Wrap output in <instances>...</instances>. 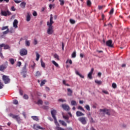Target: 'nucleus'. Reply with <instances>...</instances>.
I'll use <instances>...</instances> for the list:
<instances>
[{
  "label": "nucleus",
  "mask_w": 130,
  "mask_h": 130,
  "mask_svg": "<svg viewBox=\"0 0 130 130\" xmlns=\"http://www.w3.org/2000/svg\"><path fill=\"white\" fill-rule=\"evenodd\" d=\"M54 22H53V16L52 14L50 15V22L48 21L47 22V25L48 26V28L47 31V34L49 35H51L52 33H53V26H52V24H53Z\"/></svg>",
  "instance_id": "f257e3e1"
},
{
  "label": "nucleus",
  "mask_w": 130,
  "mask_h": 130,
  "mask_svg": "<svg viewBox=\"0 0 130 130\" xmlns=\"http://www.w3.org/2000/svg\"><path fill=\"white\" fill-rule=\"evenodd\" d=\"M8 115L10 117H12L13 119H15L16 121H17L18 123H21V122L22 121V119H21L18 115H17L13 114L12 113H10Z\"/></svg>",
  "instance_id": "f03ea898"
},
{
  "label": "nucleus",
  "mask_w": 130,
  "mask_h": 130,
  "mask_svg": "<svg viewBox=\"0 0 130 130\" xmlns=\"http://www.w3.org/2000/svg\"><path fill=\"white\" fill-rule=\"evenodd\" d=\"M53 118L54 120V122H55V124L56 125V127H55V129H56V130H63V128L60 127L59 123H58V122H57V119H56V117H55Z\"/></svg>",
  "instance_id": "7ed1b4c3"
},
{
  "label": "nucleus",
  "mask_w": 130,
  "mask_h": 130,
  "mask_svg": "<svg viewBox=\"0 0 130 130\" xmlns=\"http://www.w3.org/2000/svg\"><path fill=\"white\" fill-rule=\"evenodd\" d=\"M20 54L21 56H24V55H27L28 54V51L27 49L23 48L20 50Z\"/></svg>",
  "instance_id": "20e7f679"
},
{
  "label": "nucleus",
  "mask_w": 130,
  "mask_h": 130,
  "mask_svg": "<svg viewBox=\"0 0 130 130\" xmlns=\"http://www.w3.org/2000/svg\"><path fill=\"white\" fill-rule=\"evenodd\" d=\"M79 121H80L83 124H87V118L85 117H81L78 119Z\"/></svg>",
  "instance_id": "39448f33"
},
{
  "label": "nucleus",
  "mask_w": 130,
  "mask_h": 130,
  "mask_svg": "<svg viewBox=\"0 0 130 130\" xmlns=\"http://www.w3.org/2000/svg\"><path fill=\"white\" fill-rule=\"evenodd\" d=\"M3 79L5 84H9V83H10V78H9V76L3 75Z\"/></svg>",
  "instance_id": "423d86ee"
},
{
  "label": "nucleus",
  "mask_w": 130,
  "mask_h": 130,
  "mask_svg": "<svg viewBox=\"0 0 130 130\" xmlns=\"http://www.w3.org/2000/svg\"><path fill=\"white\" fill-rule=\"evenodd\" d=\"M2 47H4V49H10L11 47L9 45H6L5 44H0V50L2 51L3 48Z\"/></svg>",
  "instance_id": "0eeeda50"
},
{
  "label": "nucleus",
  "mask_w": 130,
  "mask_h": 130,
  "mask_svg": "<svg viewBox=\"0 0 130 130\" xmlns=\"http://www.w3.org/2000/svg\"><path fill=\"white\" fill-rule=\"evenodd\" d=\"M11 14V13L9 11H7V12L4 11H1L2 16H5V17H7V16H8H8H10Z\"/></svg>",
  "instance_id": "6e6552de"
},
{
  "label": "nucleus",
  "mask_w": 130,
  "mask_h": 130,
  "mask_svg": "<svg viewBox=\"0 0 130 130\" xmlns=\"http://www.w3.org/2000/svg\"><path fill=\"white\" fill-rule=\"evenodd\" d=\"M100 112H106L107 115H110V111L107 109H100Z\"/></svg>",
  "instance_id": "1a4fd4ad"
},
{
  "label": "nucleus",
  "mask_w": 130,
  "mask_h": 130,
  "mask_svg": "<svg viewBox=\"0 0 130 130\" xmlns=\"http://www.w3.org/2000/svg\"><path fill=\"white\" fill-rule=\"evenodd\" d=\"M61 107L63 109H64V110H66V111H69L70 110V106L67 104H62Z\"/></svg>",
  "instance_id": "9d476101"
},
{
  "label": "nucleus",
  "mask_w": 130,
  "mask_h": 130,
  "mask_svg": "<svg viewBox=\"0 0 130 130\" xmlns=\"http://www.w3.org/2000/svg\"><path fill=\"white\" fill-rule=\"evenodd\" d=\"M106 45L109 47H113V45L112 44V40H110L106 42Z\"/></svg>",
  "instance_id": "9b49d317"
},
{
  "label": "nucleus",
  "mask_w": 130,
  "mask_h": 130,
  "mask_svg": "<svg viewBox=\"0 0 130 130\" xmlns=\"http://www.w3.org/2000/svg\"><path fill=\"white\" fill-rule=\"evenodd\" d=\"M56 113H57V111L56 110L52 109L51 110L52 117H56L55 115H56Z\"/></svg>",
  "instance_id": "f8f14e48"
},
{
  "label": "nucleus",
  "mask_w": 130,
  "mask_h": 130,
  "mask_svg": "<svg viewBox=\"0 0 130 130\" xmlns=\"http://www.w3.org/2000/svg\"><path fill=\"white\" fill-rule=\"evenodd\" d=\"M5 64L6 66L1 65L0 71H4L5 69H7V66H8V61H5Z\"/></svg>",
  "instance_id": "ddd939ff"
},
{
  "label": "nucleus",
  "mask_w": 130,
  "mask_h": 130,
  "mask_svg": "<svg viewBox=\"0 0 130 130\" xmlns=\"http://www.w3.org/2000/svg\"><path fill=\"white\" fill-rule=\"evenodd\" d=\"M63 117V118L64 119H66V122H67V123H71V120H70V117L68 115H63L62 116Z\"/></svg>",
  "instance_id": "4468645a"
},
{
  "label": "nucleus",
  "mask_w": 130,
  "mask_h": 130,
  "mask_svg": "<svg viewBox=\"0 0 130 130\" xmlns=\"http://www.w3.org/2000/svg\"><path fill=\"white\" fill-rule=\"evenodd\" d=\"M94 73V68H91V71L88 74V78L91 80L92 79V74Z\"/></svg>",
  "instance_id": "2eb2a0df"
},
{
  "label": "nucleus",
  "mask_w": 130,
  "mask_h": 130,
  "mask_svg": "<svg viewBox=\"0 0 130 130\" xmlns=\"http://www.w3.org/2000/svg\"><path fill=\"white\" fill-rule=\"evenodd\" d=\"M60 124H61V125H62V126H65V127H67L68 126V124H67V123L62 120H58Z\"/></svg>",
  "instance_id": "dca6fc26"
},
{
  "label": "nucleus",
  "mask_w": 130,
  "mask_h": 130,
  "mask_svg": "<svg viewBox=\"0 0 130 130\" xmlns=\"http://www.w3.org/2000/svg\"><path fill=\"white\" fill-rule=\"evenodd\" d=\"M31 20V14L30 13H27L26 14V21L30 22Z\"/></svg>",
  "instance_id": "f3484780"
},
{
  "label": "nucleus",
  "mask_w": 130,
  "mask_h": 130,
  "mask_svg": "<svg viewBox=\"0 0 130 130\" xmlns=\"http://www.w3.org/2000/svg\"><path fill=\"white\" fill-rule=\"evenodd\" d=\"M84 115H85V114L82 113L81 112H80L79 111L76 112V116L78 117L84 116Z\"/></svg>",
  "instance_id": "a211bd4d"
},
{
  "label": "nucleus",
  "mask_w": 130,
  "mask_h": 130,
  "mask_svg": "<svg viewBox=\"0 0 130 130\" xmlns=\"http://www.w3.org/2000/svg\"><path fill=\"white\" fill-rule=\"evenodd\" d=\"M18 20L17 19L14 20L13 22V27L14 28H18Z\"/></svg>",
  "instance_id": "6ab92c4d"
},
{
  "label": "nucleus",
  "mask_w": 130,
  "mask_h": 130,
  "mask_svg": "<svg viewBox=\"0 0 130 130\" xmlns=\"http://www.w3.org/2000/svg\"><path fill=\"white\" fill-rule=\"evenodd\" d=\"M67 91L68 93H67L68 96H72L73 95V90L70 88H68Z\"/></svg>",
  "instance_id": "aec40b11"
},
{
  "label": "nucleus",
  "mask_w": 130,
  "mask_h": 130,
  "mask_svg": "<svg viewBox=\"0 0 130 130\" xmlns=\"http://www.w3.org/2000/svg\"><path fill=\"white\" fill-rule=\"evenodd\" d=\"M75 74H76L77 76H79V77H80V78H82V79H84V78H85L84 76L80 74V73H79V71H78L77 70H75Z\"/></svg>",
  "instance_id": "412c9836"
},
{
  "label": "nucleus",
  "mask_w": 130,
  "mask_h": 130,
  "mask_svg": "<svg viewBox=\"0 0 130 130\" xmlns=\"http://www.w3.org/2000/svg\"><path fill=\"white\" fill-rule=\"evenodd\" d=\"M36 54L37 57L36 60H37V61H38L39 60V58H40V55L37 52H36Z\"/></svg>",
  "instance_id": "4be33fe9"
},
{
  "label": "nucleus",
  "mask_w": 130,
  "mask_h": 130,
  "mask_svg": "<svg viewBox=\"0 0 130 130\" xmlns=\"http://www.w3.org/2000/svg\"><path fill=\"white\" fill-rule=\"evenodd\" d=\"M21 74H27V71L26 70V66H25L23 67V69Z\"/></svg>",
  "instance_id": "5701e85b"
},
{
  "label": "nucleus",
  "mask_w": 130,
  "mask_h": 130,
  "mask_svg": "<svg viewBox=\"0 0 130 130\" xmlns=\"http://www.w3.org/2000/svg\"><path fill=\"white\" fill-rule=\"evenodd\" d=\"M31 118H32V119L34 120H36V121H38L39 120V119L38 118V117H37L36 116H31Z\"/></svg>",
  "instance_id": "b1692460"
},
{
  "label": "nucleus",
  "mask_w": 130,
  "mask_h": 130,
  "mask_svg": "<svg viewBox=\"0 0 130 130\" xmlns=\"http://www.w3.org/2000/svg\"><path fill=\"white\" fill-rule=\"evenodd\" d=\"M77 56V52L76 51H74L72 54V57L73 58H75Z\"/></svg>",
  "instance_id": "393cba45"
},
{
  "label": "nucleus",
  "mask_w": 130,
  "mask_h": 130,
  "mask_svg": "<svg viewBox=\"0 0 130 130\" xmlns=\"http://www.w3.org/2000/svg\"><path fill=\"white\" fill-rule=\"evenodd\" d=\"M47 82L46 80H44L41 81V84H40V86L41 87H42V86H43V85H45V83Z\"/></svg>",
  "instance_id": "a878e982"
},
{
  "label": "nucleus",
  "mask_w": 130,
  "mask_h": 130,
  "mask_svg": "<svg viewBox=\"0 0 130 130\" xmlns=\"http://www.w3.org/2000/svg\"><path fill=\"white\" fill-rule=\"evenodd\" d=\"M9 61H10V63H11V64H12V65L15 64V59H14L13 58H10Z\"/></svg>",
  "instance_id": "bb28decb"
},
{
  "label": "nucleus",
  "mask_w": 130,
  "mask_h": 130,
  "mask_svg": "<svg viewBox=\"0 0 130 130\" xmlns=\"http://www.w3.org/2000/svg\"><path fill=\"white\" fill-rule=\"evenodd\" d=\"M53 57H54V58H56L57 60H59V56H58L57 54H54Z\"/></svg>",
  "instance_id": "cd10ccee"
},
{
  "label": "nucleus",
  "mask_w": 130,
  "mask_h": 130,
  "mask_svg": "<svg viewBox=\"0 0 130 130\" xmlns=\"http://www.w3.org/2000/svg\"><path fill=\"white\" fill-rule=\"evenodd\" d=\"M21 8H25L26 7V2H22L20 4Z\"/></svg>",
  "instance_id": "c85d7f7f"
},
{
  "label": "nucleus",
  "mask_w": 130,
  "mask_h": 130,
  "mask_svg": "<svg viewBox=\"0 0 130 130\" xmlns=\"http://www.w3.org/2000/svg\"><path fill=\"white\" fill-rule=\"evenodd\" d=\"M52 64H54L55 67H56V68H58V67H59L58 64L57 63H56V62H55V61L52 60Z\"/></svg>",
  "instance_id": "c756f323"
},
{
  "label": "nucleus",
  "mask_w": 130,
  "mask_h": 130,
  "mask_svg": "<svg viewBox=\"0 0 130 130\" xmlns=\"http://www.w3.org/2000/svg\"><path fill=\"white\" fill-rule=\"evenodd\" d=\"M95 83H96V84H98V85L102 84V81H101V80H95Z\"/></svg>",
  "instance_id": "7c9ffc66"
},
{
  "label": "nucleus",
  "mask_w": 130,
  "mask_h": 130,
  "mask_svg": "<svg viewBox=\"0 0 130 130\" xmlns=\"http://www.w3.org/2000/svg\"><path fill=\"white\" fill-rule=\"evenodd\" d=\"M78 109H79L80 110H81V111H83V112H85V109H84V108L82 107L81 106H78Z\"/></svg>",
  "instance_id": "2f4dec72"
},
{
  "label": "nucleus",
  "mask_w": 130,
  "mask_h": 130,
  "mask_svg": "<svg viewBox=\"0 0 130 130\" xmlns=\"http://www.w3.org/2000/svg\"><path fill=\"white\" fill-rule=\"evenodd\" d=\"M25 46H30V41L26 40L25 41Z\"/></svg>",
  "instance_id": "473e14b6"
},
{
  "label": "nucleus",
  "mask_w": 130,
  "mask_h": 130,
  "mask_svg": "<svg viewBox=\"0 0 130 130\" xmlns=\"http://www.w3.org/2000/svg\"><path fill=\"white\" fill-rule=\"evenodd\" d=\"M84 107L86 109V110H87L88 111H90V106H89L88 105H86Z\"/></svg>",
  "instance_id": "72a5a7b5"
},
{
  "label": "nucleus",
  "mask_w": 130,
  "mask_h": 130,
  "mask_svg": "<svg viewBox=\"0 0 130 130\" xmlns=\"http://www.w3.org/2000/svg\"><path fill=\"white\" fill-rule=\"evenodd\" d=\"M89 121L90 123H95V120H94L93 117H90V118L89 119Z\"/></svg>",
  "instance_id": "f704fd0d"
},
{
  "label": "nucleus",
  "mask_w": 130,
  "mask_h": 130,
  "mask_svg": "<svg viewBox=\"0 0 130 130\" xmlns=\"http://www.w3.org/2000/svg\"><path fill=\"white\" fill-rule=\"evenodd\" d=\"M40 76H41V73L39 71H37L36 73V77H40Z\"/></svg>",
  "instance_id": "c9c22d12"
},
{
  "label": "nucleus",
  "mask_w": 130,
  "mask_h": 130,
  "mask_svg": "<svg viewBox=\"0 0 130 130\" xmlns=\"http://www.w3.org/2000/svg\"><path fill=\"white\" fill-rule=\"evenodd\" d=\"M71 105H73V106L77 105V102H76V101H72Z\"/></svg>",
  "instance_id": "e433bc0d"
},
{
  "label": "nucleus",
  "mask_w": 130,
  "mask_h": 130,
  "mask_svg": "<svg viewBox=\"0 0 130 130\" xmlns=\"http://www.w3.org/2000/svg\"><path fill=\"white\" fill-rule=\"evenodd\" d=\"M41 63L42 68H45V63L43 62V60H42V59L41 60Z\"/></svg>",
  "instance_id": "4c0bfd02"
},
{
  "label": "nucleus",
  "mask_w": 130,
  "mask_h": 130,
  "mask_svg": "<svg viewBox=\"0 0 130 130\" xmlns=\"http://www.w3.org/2000/svg\"><path fill=\"white\" fill-rule=\"evenodd\" d=\"M42 108H43V109H45V110H47L49 109V107L48 106H43Z\"/></svg>",
  "instance_id": "58836bf2"
},
{
  "label": "nucleus",
  "mask_w": 130,
  "mask_h": 130,
  "mask_svg": "<svg viewBox=\"0 0 130 130\" xmlns=\"http://www.w3.org/2000/svg\"><path fill=\"white\" fill-rule=\"evenodd\" d=\"M9 32H10V29L9 28H8L6 31H3V33L4 35H6L8 34L9 33Z\"/></svg>",
  "instance_id": "ea45409f"
},
{
  "label": "nucleus",
  "mask_w": 130,
  "mask_h": 130,
  "mask_svg": "<svg viewBox=\"0 0 130 130\" xmlns=\"http://www.w3.org/2000/svg\"><path fill=\"white\" fill-rule=\"evenodd\" d=\"M38 104L39 105V104H40L41 105H42V104H43V101H42V100H39L38 101Z\"/></svg>",
  "instance_id": "a19ab883"
},
{
  "label": "nucleus",
  "mask_w": 130,
  "mask_h": 130,
  "mask_svg": "<svg viewBox=\"0 0 130 130\" xmlns=\"http://www.w3.org/2000/svg\"><path fill=\"white\" fill-rule=\"evenodd\" d=\"M59 2H60V5L61 6H63L64 5V1L63 0H59Z\"/></svg>",
  "instance_id": "79ce46f5"
},
{
  "label": "nucleus",
  "mask_w": 130,
  "mask_h": 130,
  "mask_svg": "<svg viewBox=\"0 0 130 130\" xmlns=\"http://www.w3.org/2000/svg\"><path fill=\"white\" fill-rule=\"evenodd\" d=\"M112 88H113L114 89H116L117 86L116 85V83H112Z\"/></svg>",
  "instance_id": "37998d69"
},
{
  "label": "nucleus",
  "mask_w": 130,
  "mask_h": 130,
  "mask_svg": "<svg viewBox=\"0 0 130 130\" xmlns=\"http://www.w3.org/2000/svg\"><path fill=\"white\" fill-rule=\"evenodd\" d=\"M91 4H92V3H91V1L90 0H88L87 2V5L88 7H90Z\"/></svg>",
  "instance_id": "c03bdc74"
},
{
  "label": "nucleus",
  "mask_w": 130,
  "mask_h": 130,
  "mask_svg": "<svg viewBox=\"0 0 130 130\" xmlns=\"http://www.w3.org/2000/svg\"><path fill=\"white\" fill-rule=\"evenodd\" d=\"M70 22L71 24H75L76 23V21H75L74 20H73L72 19H70Z\"/></svg>",
  "instance_id": "a18cd8bd"
},
{
  "label": "nucleus",
  "mask_w": 130,
  "mask_h": 130,
  "mask_svg": "<svg viewBox=\"0 0 130 130\" xmlns=\"http://www.w3.org/2000/svg\"><path fill=\"white\" fill-rule=\"evenodd\" d=\"M13 103L15 105H18L19 104V102H18V100H15L13 101Z\"/></svg>",
  "instance_id": "49530a36"
},
{
  "label": "nucleus",
  "mask_w": 130,
  "mask_h": 130,
  "mask_svg": "<svg viewBox=\"0 0 130 130\" xmlns=\"http://www.w3.org/2000/svg\"><path fill=\"white\" fill-rule=\"evenodd\" d=\"M23 98L24 99H26V100L29 99V96H28V95L27 94H24L23 95Z\"/></svg>",
  "instance_id": "de8ad7c7"
},
{
  "label": "nucleus",
  "mask_w": 130,
  "mask_h": 130,
  "mask_svg": "<svg viewBox=\"0 0 130 130\" xmlns=\"http://www.w3.org/2000/svg\"><path fill=\"white\" fill-rule=\"evenodd\" d=\"M50 9L51 10V9H52V8H54V4H50L49 6Z\"/></svg>",
  "instance_id": "09e8293b"
},
{
  "label": "nucleus",
  "mask_w": 130,
  "mask_h": 130,
  "mask_svg": "<svg viewBox=\"0 0 130 130\" xmlns=\"http://www.w3.org/2000/svg\"><path fill=\"white\" fill-rule=\"evenodd\" d=\"M6 29H9V26H3L2 28V30H6Z\"/></svg>",
  "instance_id": "8fccbe9b"
},
{
  "label": "nucleus",
  "mask_w": 130,
  "mask_h": 130,
  "mask_svg": "<svg viewBox=\"0 0 130 130\" xmlns=\"http://www.w3.org/2000/svg\"><path fill=\"white\" fill-rule=\"evenodd\" d=\"M114 12V9L113 8H112L110 11V15H112V14H113V12Z\"/></svg>",
  "instance_id": "3c124183"
},
{
  "label": "nucleus",
  "mask_w": 130,
  "mask_h": 130,
  "mask_svg": "<svg viewBox=\"0 0 130 130\" xmlns=\"http://www.w3.org/2000/svg\"><path fill=\"white\" fill-rule=\"evenodd\" d=\"M4 87V84L2 83V82L0 80V89H3Z\"/></svg>",
  "instance_id": "603ef678"
},
{
  "label": "nucleus",
  "mask_w": 130,
  "mask_h": 130,
  "mask_svg": "<svg viewBox=\"0 0 130 130\" xmlns=\"http://www.w3.org/2000/svg\"><path fill=\"white\" fill-rule=\"evenodd\" d=\"M22 65V62H21V61H18L17 62V66L18 67H21V66Z\"/></svg>",
  "instance_id": "864d4df0"
},
{
  "label": "nucleus",
  "mask_w": 130,
  "mask_h": 130,
  "mask_svg": "<svg viewBox=\"0 0 130 130\" xmlns=\"http://www.w3.org/2000/svg\"><path fill=\"white\" fill-rule=\"evenodd\" d=\"M32 15L34 17H36L37 16V12H36V11H34Z\"/></svg>",
  "instance_id": "5fc2aeb1"
},
{
  "label": "nucleus",
  "mask_w": 130,
  "mask_h": 130,
  "mask_svg": "<svg viewBox=\"0 0 130 130\" xmlns=\"http://www.w3.org/2000/svg\"><path fill=\"white\" fill-rule=\"evenodd\" d=\"M102 92H103V93H104V94H109V93L108 92V91H106V90H103Z\"/></svg>",
  "instance_id": "6e6d98bb"
},
{
  "label": "nucleus",
  "mask_w": 130,
  "mask_h": 130,
  "mask_svg": "<svg viewBox=\"0 0 130 130\" xmlns=\"http://www.w3.org/2000/svg\"><path fill=\"white\" fill-rule=\"evenodd\" d=\"M11 11H13V12H15V11H16V9H15V7L12 6L11 7Z\"/></svg>",
  "instance_id": "4d7b16f0"
},
{
  "label": "nucleus",
  "mask_w": 130,
  "mask_h": 130,
  "mask_svg": "<svg viewBox=\"0 0 130 130\" xmlns=\"http://www.w3.org/2000/svg\"><path fill=\"white\" fill-rule=\"evenodd\" d=\"M58 101H60V102H66L67 101H66V100L59 99Z\"/></svg>",
  "instance_id": "13d9d810"
},
{
  "label": "nucleus",
  "mask_w": 130,
  "mask_h": 130,
  "mask_svg": "<svg viewBox=\"0 0 130 130\" xmlns=\"http://www.w3.org/2000/svg\"><path fill=\"white\" fill-rule=\"evenodd\" d=\"M102 75V73H101V72H99L98 73V77H100V78H101Z\"/></svg>",
  "instance_id": "bf43d9fd"
},
{
  "label": "nucleus",
  "mask_w": 130,
  "mask_h": 130,
  "mask_svg": "<svg viewBox=\"0 0 130 130\" xmlns=\"http://www.w3.org/2000/svg\"><path fill=\"white\" fill-rule=\"evenodd\" d=\"M61 45H62V50H64V44H63V43H61Z\"/></svg>",
  "instance_id": "052dcab7"
},
{
  "label": "nucleus",
  "mask_w": 130,
  "mask_h": 130,
  "mask_svg": "<svg viewBox=\"0 0 130 130\" xmlns=\"http://www.w3.org/2000/svg\"><path fill=\"white\" fill-rule=\"evenodd\" d=\"M15 3H16V4H20L21 3L20 1H18V0H15L14 1Z\"/></svg>",
  "instance_id": "680f3d73"
},
{
  "label": "nucleus",
  "mask_w": 130,
  "mask_h": 130,
  "mask_svg": "<svg viewBox=\"0 0 130 130\" xmlns=\"http://www.w3.org/2000/svg\"><path fill=\"white\" fill-rule=\"evenodd\" d=\"M0 56L2 58H4V55H3V53H2V51H1V50H0Z\"/></svg>",
  "instance_id": "e2e57ef3"
},
{
  "label": "nucleus",
  "mask_w": 130,
  "mask_h": 130,
  "mask_svg": "<svg viewBox=\"0 0 130 130\" xmlns=\"http://www.w3.org/2000/svg\"><path fill=\"white\" fill-rule=\"evenodd\" d=\"M19 93H20V94L22 96L23 95V90H20Z\"/></svg>",
  "instance_id": "0e129e2a"
},
{
  "label": "nucleus",
  "mask_w": 130,
  "mask_h": 130,
  "mask_svg": "<svg viewBox=\"0 0 130 130\" xmlns=\"http://www.w3.org/2000/svg\"><path fill=\"white\" fill-rule=\"evenodd\" d=\"M103 8V6H98L99 10H102V9Z\"/></svg>",
  "instance_id": "69168bd1"
},
{
  "label": "nucleus",
  "mask_w": 130,
  "mask_h": 130,
  "mask_svg": "<svg viewBox=\"0 0 130 130\" xmlns=\"http://www.w3.org/2000/svg\"><path fill=\"white\" fill-rule=\"evenodd\" d=\"M34 43L35 45H36V44H37V43H38L37 40H35Z\"/></svg>",
  "instance_id": "338daca9"
},
{
  "label": "nucleus",
  "mask_w": 130,
  "mask_h": 130,
  "mask_svg": "<svg viewBox=\"0 0 130 130\" xmlns=\"http://www.w3.org/2000/svg\"><path fill=\"white\" fill-rule=\"evenodd\" d=\"M21 75H22V76L23 78H26V74H21Z\"/></svg>",
  "instance_id": "774afa93"
}]
</instances>
